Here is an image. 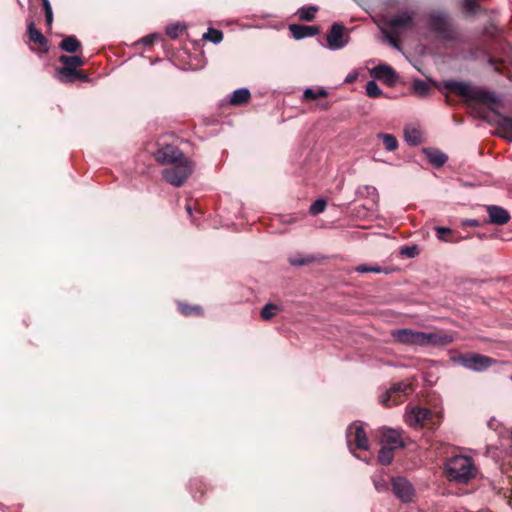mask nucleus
<instances>
[{"instance_id": "17", "label": "nucleus", "mask_w": 512, "mask_h": 512, "mask_svg": "<svg viewBox=\"0 0 512 512\" xmlns=\"http://www.w3.org/2000/svg\"><path fill=\"white\" fill-rule=\"evenodd\" d=\"M27 31L30 41L39 45V51L42 53H47L49 51L48 40L39 30L35 28L33 22L28 24Z\"/></svg>"}, {"instance_id": "8", "label": "nucleus", "mask_w": 512, "mask_h": 512, "mask_svg": "<svg viewBox=\"0 0 512 512\" xmlns=\"http://www.w3.org/2000/svg\"><path fill=\"white\" fill-rule=\"evenodd\" d=\"M349 40L348 30L339 23H333L326 35L327 46L332 51L344 48L349 43Z\"/></svg>"}, {"instance_id": "9", "label": "nucleus", "mask_w": 512, "mask_h": 512, "mask_svg": "<svg viewBox=\"0 0 512 512\" xmlns=\"http://www.w3.org/2000/svg\"><path fill=\"white\" fill-rule=\"evenodd\" d=\"M391 485L393 493L400 501L408 503L413 500L415 490L406 478L401 476L393 477Z\"/></svg>"}, {"instance_id": "4", "label": "nucleus", "mask_w": 512, "mask_h": 512, "mask_svg": "<svg viewBox=\"0 0 512 512\" xmlns=\"http://www.w3.org/2000/svg\"><path fill=\"white\" fill-rule=\"evenodd\" d=\"M194 165L189 158H185L162 171V176L169 184L180 187L193 172Z\"/></svg>"}, {"instance_id": "38", "label": "nucleus", "mask_w": 512, "mask_h": 512, "mask_svg": "<svg viewBox=\"0 0 512 512\" xmlns=\"http://www.w3.org/2000/svg\"><path fill=\"white\" fill-rule=\"evenodd\" d=\"M373 484L375 489L380 493L389 490V484L383 477H374Z\"/></svg>"}, {"instance_id": "12", "label": "nucleus", "mask_w": 512, "mask_h": 512, "mask_svg": "<svg viewBox=\"0 0 512 512\" xmlns=\"http://www.w3.org/2000/svg\"><path fill=\"white\" fill-rule=\"evenodd\" d=\"M486 212L489 216V223L495 225H504L508 223L511 219L509 212L498 205H487Z\"/></svg>"}, {"instance_id": "15", "label": "nucleus", "mask_w": 512, "mask_h": 512, "mask_svg": "<svg viewBox=\"0 0 512 512\" xmlns=\"http://www.w3.org/2000/svg\"><path fill=\"white\" fill-rule=\"evenodd\" d=\"M431 418V412L426 408L415 407L406 415V422L409 426L422 425Z\"/></svg>"}, {"instance_id": "27", "label": "nucleus", "mask_w": 512, "mask_h": 512, "mask_svg": "<svg viewBox=\"0 0 512 512\" xmlns=\"http://www.w3.org/2000/svg\"><path fill=\"white\" fill-rule=\"evenodd\" d=\"M394 448L383 446L378 454V461L382 465H389L394 458Z\"/></svg>"}, {"instance_id": "20", "label": "nucleus", "mask_w": 512, "mask_h": 512, "mask_svg": "<svg viewBox=\"0 0 512 512\" xmlns=\"http://www.w3.org/2000/svg\"><path fill=\"white\" fill-rule=\"evenodd\" d=\"M431 84L436 85V82L433 80L427 82L422 79H414L411 85V89L417 96L425 98L428 97L431 93Z\"/></svg>"}, {"instance_id": "36", "label": "nucleus", "mask_w": 512, "mask_h": 512, "mask_svg": "<svg viewBox=\"0 0 512 512\" xmlns=\"http://www.w3.org/2000/svg\"><path fill=\"white\" fill-rule=\"evenodd\" d=\"M499 126L503 131L508 133L512 139V118L508 116H500Z\"/></svg>"}, {"instance_id": "44", "label": "nucleus", "mask_w": 512, "mask_h": 512, "mask_svg": "<svg viewBox=\"0 0 512 512\" xmlns=\"http://www.w3.org/2000/svg\"><path fill=\"white\" fill-rule=\"evenodd\" d=\"M464 226L479 227L480 221L477 219H468L463 222Z\"/></svg>"}, {"instance_id": "33", "label": "nucleus", "mask_w": 512, "mask_h": 512, "mask_svg": "<svg viewBox=\"0 0 512 512\" xmlns=\"http://www.w3.org/2000/svg\"><path fill=\"white\" fill-rule=\"evenodd\" d=\"M278 310L279 307L277 305L268 303L262 308L260 315L262 319L269 320L275 315L276 311Z\"/></svg>"}, {"instance_id": "37", "label": "nucleus", "mask_w": 512, "mask_h": 512, "mask_svg": "<svg viewBox=\"0 0 512 512\" xmlns=\"http://www.w3.org/2000/svg\"><path fill=\"white\" fill-rule=\"evenodd\" d=\"M179 310L183 315L188 316L191 315L192 313L200 314L202 309L200 306H190L188 304L180 303Z\"/></svg>"}, {"instance_id": "3", "label": "nucleus", "mask_w": 512, "mask_h": 512, "mask_svg": "<svg viewBox=\"0 0 512 512\" xmlns=\"http://www.w3.org/2000/svg\"><path fill=\"white\" fill-rule=\"evenodd\" d=\"M447 477L458 483H467L475 476V468L472 458L456 455L445 463Z\"/></svg>"}, {"instance_id": "26", "label": "nucleus", "mask_w": 512, "mask_h": 512, "mask_svg": "<svg viewBox=\"0 0 512 512\" xmlns=\"http://www.w3.org/2000/svg\"><path fill=\"white\" fill-rule=\"evenodd\" d=\"M59 61L63 64L65 67H73L76 69V67L83 66L84 60L80 56H67V55H61L59 57Z\"/></svg>"}, {"instance_id": "50", "label": "nucleus", "mask_w": 512, "mask_h": 512, "mask_svg": "<svg viewBox=\"0 0 512 512\" xmlns=\"http://www.w3.org/2000/svg\"><path fill=\"white\" fill-rule=\"evenodd\" d=\"M352 79H353V77H348V78L346 79V81H348V82H349V81H352Z\"/></svg>"}, {"instance_id": "10", "label": "nucleus", "mask_w": 512, "mask_h": 512, "mask_svg": "<svg viewBox=\"0 0 512 512\" xmlns=\"http://www.w3.org/2000/svg\"><path fill=\"white\" fill-rule=\"evenodd\" d=\"M414 11H403L391 17L388 26L392 33L397 35L403 30L412 29L414 26Z\"/></svg>"}, {"instance_id": "29", "label": "nucleus", "mask_w": 512, "mask_h": 512, "mask_svg": "<svg viewBox=\"0 0 512 512\" xmlns=\"http://www.w3.org/2000/svg\"><path fill=\"white\" fill-rule=\"evenodd\" d=\"M317 10V6H304L298 10L297 14L301 20L312 21L315 18V13L317 12Z\"/></svg>"}, {"instance_id": "7", "label": "nucleus", "mask_w": 512, "mask_h": 512, "mask_svg": "<svg viewBox=\"0 0 512 512\" xmlns=\"http://www.w3.org/2000/svg\"><path fill=\"white\" fill-rule=\"evenodd\" d=\"M411 390V385L406 382L394 383L385 393L380 396V402L386 407L397 405L403 402L404 397Z\"/></svg>"}, {"instance_id": "2", "label": "nucleus", "mask_w": 512, "mask_h": 512, "mask_svg": "<svg viewBox=\"0 0 512 512\" xmlns=\"http://www.w3.org/2000/svg\"><path fill=\"white\" fill-rule=\"evenodd\" d=\"M443 88L453 90L461 97L481 103H497L499 101L495 93L480 87L471 86L466 82L447 80L443 82Z\"/></svg>"}, {"instance_id": "51", "label": "nucleus", "mask_w": 512, "mask_h": 512, "mask_svg": "<svg viewBox=\"0 0 512 512\" xmlns=\"http://www.w3.org/2000/svg\"><path fill=\"white\" fill-rule=\"evenodd\" d=\"M510 380L512 381V375L510 376Z\"/></svg>"}, {"instance_id": "47", "label": "nucleus", "mask_w": 512, "mask_h": 512, "mask_svg": "<svg viewBox=\"0 0 512 512\" xmlns=\"http://www.w3.org/2000/svg\"><path fill=\"white\" fill-rule=\"evenodd\" d=\"M45 19H46L47 26L50 27L52 25V22H53V12L46 13L45 14Z\"/></svg>"}, {"instance_id": "6", "label": "nucleus", "mask_w": 512, "mask_h": 512, "mask_svg": "<svg viewBox=\"0 0 512 512\" xmlns=\"http://www.w3.org/2000/svg\"><path fill=\"white\" fill-rule=\"evenodd\" d=\"M458 361L464 368L476 372L485 371L493 364L497 363V360L478 353L461 355Z\"/></svg>"}, {"instance_id": "46", "label": "nucleus", "mask_w": 512, "mask_h": 512, "mask_svg": "<svg viewBox=\"0 0 512 512\" xmlns=\"http://www.w3.org/2000/svg\"><path fill=\"white\" fill-rule=\"evenodd\" d=\"M45 14L53 12L49 0H41Z\"/></svg>"}, {"instance_id": "18", "label": "nucleus", "mask_w": 512, "mask_h": 512, "mask_svg": "<svg viewBox=\"0 0 512 512\" xmlns=\"http://www.w3.org/2000/svg\"><path fill=\"white\" fill-rule=\"evenodd\" d=\"M289 30L293 38L296 40L314 36L319 32L318 28L315 26H306L300 24L289 25Z\"/></svg>"}, {"instance_id": "24", "label": "nucleus", "mask_w": 512, "mask_h": 512, "mask_svg": "<svg viewBox=\"0 0 512 512\" xmlns=\"http://www.w3.org/2000/svg\"><path fill=\"white\" fill-rule=\"evenodd\" d=\"M405 141L411 146H417L422 142V134L416 128L408 127L404 130Z\"/></svg>"}, {"instance_id": "1", "label": "nucleus", "mask_w": 512, "mask_h": 512, "mask_svg": "<svg viewBox=\"0 0 512 512\" xmlns=\"http://www.w3.org/2000/svg\"><path fill=\"white\" fill-rule=\"evenodd\" d=\"M393 340L412 347H437L453 342L452 334L443 331L421 332L412 329H396L391 332Z\"/></svg>"}, {"instance_id": "11", "label": "nucleus", "mask_w": 512, "mask_h": 512, "mask_svg": "<svg viewBox=\"0 0 512 512\" xmlns=\"http://www.w3.org/2000/svg\"><path fill=\"white\" fill-rule=\"evenodd\" d=\"M154 156L156 161L163 165H173L186 158L182 151L173 145L163 146L155 152Z\"/></svg>"}, {"instance_id": "22", "label": "nucleus", "mask_w": 512, "mask_h": 512, "mask_svg": "<svg viewBox=\"0 0 512 512\" xmlns=\"http://www.w3.org/2000/svg\"><path fill=\"white\" fill-rule=\"evenodd\" d=\"M251 93L247 88H239L233 91L230 97V103L232 105H243L249 101Z\"/></svg>"}, {"instance_id": "25", "label": "nucleus", "mask_w": 512, "mask_h": 512, "mask_svg": "<svg viewBox=\"0 0 512 512\" xmlns=\"http://www.w3.org/2000/svg\"><path fill=\"white\" fill-rule=\"evenodd\" d=\"M356 195L358 197H369L372 199L373 203H377L379 201V194L377 189L371 185L360 186L356 190Z\"/></svg>"}, {"instance_id": "49", "label": "nucleus", "mask_w": 512, "mask_h": 512, "mask_svg": "<svg viewBox=\"0 0 512 512\" xmlns=\"http://www.w3.org/2000/svg\"><path fill=\"white\" fill-rule=\"evenodd\" d=\"M186 211L190 216L192 215V207L190 205L186 206Z\"/></svg>"}, {"instance_id": "39", "label": "nucleus", "mask_w": 512, "mask_h": 512, "mask_svg": "<svg viewBox=\"0 0 512 512\" xmlns=\"http://www.w3.org/2000/svg\"><path fill=\"white\" fill-rule=\"evenodd\" d=\"M355 271L358 273H367V272L380 273L382 271V269L377 266L359 265L355 268Z\"/></svg>"}, {"instance_id": "43", "label": "nucleus", "mask_w": 512, "mask_h": 512, "mask_svg": "<svg viewBox=\"0 0 512 512\" xmlns=\"http://www.w3.org/2000/svg\"><path fill=\"white\" fill-rule=\"evenodd\" d=\"M158 37V34H150L142 39V43L147 46L152 45Z\"/></svg>"}, {"instance_id": "45", "label": "nucleus", "mask_w": 512, "mask_h": 512, "mask_svg": "<svg viewBox=\"0 0 512 512\" xmlns=\"http://www.w3.org/2000/svg\"><path fill=\"white\" fill-rule=\"evenodd\" d=\"M415 251H416L415 247H406L405 249L402 250V253L408 257H414Z\"/></svg>"}, {"instance_id": "35", "label": "nucleus", "mask_w": 512, "mask_h": 512, "mask_svg": "<svg viewBox=\"0 0 512 512\" xmlns=\"http://www.w3.org/2000/svg\"><path fill=\"white\" fill-rule=\"evenodd\" d=\"M304 98L305 99H318V98H321V97H325L327 95V92L324 90V89H318V90H314L312 88H307L305 91H304Z\"/></svg>"}, {"instance_id": "42", "label": "nucleus", "mask_w": 512, "mask_h": 512, "mask_svg": "<svg viewBox=\"0 0 512 512\" xmlns=\"http://www.w3.org/2000/svg\"><path fill=\"white\" fill-rule=\"evenodd\" d=\"M463 7L467 12L474 13L479 5L475 0H464Z\"/></svg>"}, {"instance_id": "31", "label": "nucleus", "mask_w": 512, "mask_h": 512, "mask_svg": "<svg viewBox=\"0 0 512 512\" xmlns=\"http://www.w3.org/2000/svg\"><path fill=\"white\" fill-rule=\"evenodd\" d=\"M185 26L180 23H173L167 26L166 28V34L171 39H176L179 37V35L184 31Z\"/></svg>"}, {"instance_id": "41", "label": "nucleus", "mask_w": 512, "mask_h": 512, "mask_svg": "<svg viewBox=\"0 0 512 512\" xmlns=\"http://www.w3.org/2000/svg\"><path fill=\"white\" fill-rule=\"evenodd\" d=\"M312 261L311 257H292L289 259V262L293 266H302L310 263Z\"/></svg>"}, {"instance_id": "30", "label": "nucleus", "mask_w": 512, "mask_h": 512, "mask_svg": "<svg viewBox=\"0 0 512 512\" xmlns=\"http://www.w3.org/2000/svg\"><path fill=\"white\" fill-rule=\"evenodd\" d=\"M203 38L214 44H218L222 41L223 34L220 30L209 28L207 33L203 34Z\"/></svg>"}, {"instance_id": "23", "label": "nucleus", "mask_w": 512, "mask_h": 512, "mask_svg": "<svg viewBox=\"0 0 512 512\" xmlns=\"http://www.w3.org/2000/svg\"><path fill=\"white\" fill-rule=\"evenodd\" d=\"M59 47L67 53H75L81 47V43L75 36L71 35L66 36Z\"/></svg>"}, {"instance_id": "21", "label": "nucleus", "mask_w": 512, "mask_h": 512, "mask_svg": "<svg viewBox=\"0 0 512 512\" xmlns=\"http://www.w3.org/2000/svg\"><path fill=\"white\" fill-rule=\"evenodd\" d=\"M423 152L425 153L429 162L437 168L443 166L448 159L447 155L438 149L425 148Z\"/></svg>"}, {"instance_id": "5", "label": "nucleus", "mask_w": 512, "mask_h": 512, "mask_svg": "<svg viewBox=\"0 0 512 512\" xmlns=\"http://www.w3.org/2000/svg\"><path fill=\"white\" fill-rule=\"evenodd\" d=\"M347 445L352 453L354 448L367 450L369 448V441L363 425L359 422L350 424L346 430Z\"/></svg>"}, {"instance_id": "14", "label": "nucleus", "mask_w": 512, "mask_h": 512, "mask_svg": "<svg viewBox=\"0 0 512 512\" xmlns=\"http://www.w3.org/2000/svg\"><path fill=\"white\" fill-rule=\"evenodd\" d=\"M430 28L439 34H444L448 31L449 18L444 12H433L429 15Z\"/></svg>"}, {"instance_id": "13", "label": "nucleus", "mask_w": 512, "mask_h": 512, "mask_svg": "<svg viewBox=\"0 0 512 512\" xmlns=\"http://www.w3.org/2000/svg\"><path fill=\"white\" fill-rule=\"evenodd\" d=\"M371 75L375 79L383 80L388 85H393L397 80V74L394 69L386 64H380L374 67Z\"/></svg>"}, {"instance_id": "34", "label": "nucleus", "mask_w": 512, "mask_h": 512, "mask_svg": "<svg viewBox=\"0 0 512 512\" xmlns=\"http://www.w3.org/2000/svg\"><path fill=\"white\" fill-rule=\"evenodd\" d=\"M326 205L327 203L324 199H317L311 204L309 208V213L311 215H317L319 213H322L325 210Z\"/></svg>"}, {"instance_id": "28", "label": "nucleus", "mask_w": 512, "mask_h": 512, "mask_svg": "<svg viewBox=\"0 0 512 512\" xmlns=\"http://www.w3.org/2000/svg\"><path fill=\"white\" fill-rule=\"evenodd\" d=\"M378 138L383 141L384 147L387 151H394L397 149L398 141L392 134L379 133Z\"/></svg>"}, {"instance_id": "48", "label": "nucleus", "mask_w": 512, "mask_h": 512, "mask_svg": "<svg viewBox=\"0 0 512 512\" xmlns=\"http://www.w3.org/2000/svg\"><path fill=\"white\" fill-rule=\"evenodd\" d=\"M388 41L394 48L399 49V43L395 37H389Z\"/></svg>"}, {"instance_id": "40", "label": "nucleus", "mask_w": 512, "mask_h": 512, "mask_svg": "<svg viewBox=\"0 0 512 512\" xmlns=\"http://www.w3.org/2000/svg\"><path fill=\"white\" fill-rule=\"evenodd\" d=\"M436 230V233H437V238L441 241H446V242H451L452 240L446 238L444 235L445 234H449L451 233V229L448 228V227H441V226H438L435 228Z\"/></svg>"}, {"instance_id": "16", "label": "nucleus", "mask_w": 512, "mask_h": 512, "mask_svg": "<svg viewBox=\"0 0 512 512\" xmlns=\"http://www.w3.org/2000/svg\"><path fill=\"white\" fill-rule=\"evenodd\" d=\"M381 442L384 446L396 448H402L405 443L401 436V431L395 429H387L383 431L381 436Z\"/></svg>"}, {"instance_id": "32", "label": "nucleus", "mask_w": 512, "mask_h": 512, "mask_svg": "<svg viewBox=\"0 0 512 512\" xmlns=\"http://www.w3.org/2000/svg\"><path fill=\"white\" fill-rule=\"evenodd\" d=\"M366 94L371 98H377L383 94V91L378 84L372 80L366 84Z\"/></svg>"}, {"instance_id": "19", "label": "nucleus", "mask_w": 512, "mask_h": 512, "mask_svg": "<svg viewBox=\"0 0 512 512\" xmlns=\"http://www.w3.org/2000/svg\"><path fill=\"white\" fill-rule=\"evenodd\" d=\"M55 76L59 81L64 82V83L74 82L77 79H86L85 76L81 75L73 67H65V66L57 68Z\"/></svg>"}]
</instances>
